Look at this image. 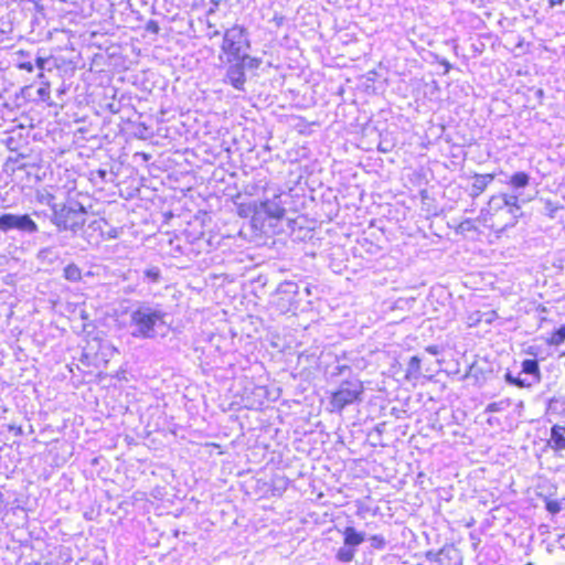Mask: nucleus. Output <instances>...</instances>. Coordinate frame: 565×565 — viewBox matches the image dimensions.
Here are the masks:
<instances>
[{
  "label": "nucleus",
  "instance_id": "8",
  "mask_svg": "<svg viewBox=\"0 0 565 565\" xmlns=\"http://www.w3.org/2000/svg\"><path fill=\"white\" fill-rule=\"evenodd\" d=\"M282 193H274L271 198H266L262 203L259 211L264 212L268 217L280 220L285 215V202Z\"/></svg>",
  "mask_w": 565,
  "mask_h": 565
},
{
  "label": "nucleus",
  "instance_id": "11",
  "mask_svg": "<svg viewBox=\"0 0 565 565\" xmlns=\"http://www.w3.org/2000/svg\"><path fill=\"white\" fill-rule=\"evenodd\" d=\"M493 180H494V174H491V173L478 174V173H476L473 175V183H472L470 195L473 199L478 198Z\"/></svg>",
  "mask_w": 565,
  "mask_h": 565
},
{
  "label": "nucleus",
  "instance_id": "14",
  "mask_svg": "<svg viewBox=\"0 0 565 565\" xmlns=\"http://www.w3.org/2000/svg\"><path fill=\"white\" fill-rule=\"evenodd\" d=\"M522 372L520 371L518 374H513L511 371H508L504 375V379L507 381V383L511 384V385H514V386H518V387H532L534 386L530 380H527L526 377L525 379H522Z\"/></svg>",
  "mask_w": 565,
  "mask_h": 565
},
{
  "label": "nucleus",
  "instance_id": "37",
  "mask_svg": "<svg viewBox=\"0 0 565 565\" xmlns=\"http://www.w3.org/2000/svg\"><path fill=\"white\" fill-rule=\"evenodd\" d=\"M486 317L484 320L487 323H491L493 319L497 317V313L494 311H490L488 313H483L482 317Z\"/></svg>",
  "mask_w": 565,
  "mask_h": 565
},
{
  "label": "nucleus",
  "instance_id": "27",
  "mask_svg": "<svg viewBox=\"0 0 565 565\" xmlns=\"http://www.w3.org/2000/svg\"><path fill=\"white\" fill-rule=\"evenodd\" d=\"M371 546L375 550H383L386 545V541L382 535L375 534L370 537Z\"/></svg>",
  "mask_w": 565,
  "mask_h": 565
},
{
  "label": "nucleus",
  "instance_id": "19",
  "mask_svg": "<svg viewBox=\"0 0 565 565\" xmlns=\"http://www.w3.org/2000/svg\"><path fill=\"white\" fill-rule=\"evenodd\" d=\"M546 412L548 414H563L565 412V399L563 397H552L548 399Z\"/></svg>",
  "mask_w": 565,
  "mask_h": 565
},
{
  "label": "nucleus",
  "instance_id": "41",
  "mask_svg": "<svg viewBox=\"0 0 565 565\" xmlns=\"http://www.w3.org/2000/svg\"><path fill=\"white\" fill-rule=\"evenodd\" d=\"M337 374H343L345 371H350V366L348 365H339L337 366Z\"/></svg>",
  "mask_w": 565,
  "mask_h": 565
},
{
  "label": "nucleus",
  "instance_id": "5",
  "mask_svg": "<svg viewBox=\"0 0 565 565\" xmlns=\"http://www.w3.org/2000/svg\"><path fill=\"white\" fill-rule=\"evenodd\" d=\"M363 393L364 386L359 379L342 381L338 390L332 393L330 405L333 411L341 413L347 406L361 402Z\"/></svg>",
  "mask_w": 565,
  "mask_h": 565
},
{
  "label": "nucleus",
  "instance_id": "21",
  "mask_svg": "<svg viewBox=\"0 0 565 565\" xmlns=\"http://www.w3.org/2000/svg\"><path fill=\"white\" fill-rule=\"evenodd\" d=\"M63 276L68 281H79L82 279V270L76 264H68L64 268Z\"/></svg>",
  "mask_w": 565,
  "mask_h": 565
},
{
  "label": "nucleus",
  "instance_id": "7",
  "mask_svg": "<svg viewBox=\"0 0 565 565\" xmlns=\"http://www.w3.org/2000/svg\"><path fill=\"white\" fill-rule=\"evenodd\" d=\"M222 62H225L228 64L225 73V82L231 84L235 89L237 90H245V83H246V75L245 70L239 62V60L234 61H226L223 60Z\"/></svg>",
  "mask_w": 565,
  "mask_h": 565
},
{
  "label": "nucleus",
  "instance_id": "47",
  "mask_svg": "<svg viewBox=\"0 0 565 565\" xmlns=\"http://www.w3.org/2000/svg\"><path fill=\"white\" fill-rule=\"evenodd\" d=\"M38 78L41 81V84L43 85V82H49L43 73V71H41L39 74H38Z\"/></svg>",
  "mask_w": 565,
  "mask_h": 565
},
{
  "label": "nucleus",
  "instance_id": "23",
  "mask_svg": "<svg viewBox=\"0 0 565 565\" xmlns=\"http://www.w3.org/2000/svg\"><path fill=\"white\" fill-rule=\"evenodd\" d=\"M565 342V324L556 329L547 340L550 345H561Z\"/></svg>",
  "mask_w": 565,
  "mask_h": 565
},
{
  "label": "nucleus",
  "instance_id": "39",
  "mask_svg": "<svg viewBox=\"0 0 565 565\" xmlns=\"http://www.w3.org/2000/svg\"><path fill=\"white\" fill-rule=\"evenodd\" d=\"M426 351L430 354L437 355L439 353V348L437 345H429L426 348Z\"/></svg>",
  "mask_w": 565,
  "mask_h": 565
},
{
  "label": "nucleus",
  "instance_id": "12",
  "mask_svg": "<svg viewBox=\"0 0 565 565\" xmlns=\"http://www.w3.org/2000/svg\"><path fill=\"white\" fill-rule=\"evenodd\" d=\"M365 540L363 532H358L353 526H347L343 531V543L353 548L362 544Z\"/></svg>",
  "mask_w": 565,
  "mask_h": 565
},
{
  "label": "nucleus",
  "instance_id": "46",
  "mask_svg": "<svg viewBox=\"0 0 565 565\" xmlns=\"http://www.w3.org/2000/svg\"><path fill=\"white\" fill-rule=\"evenodd\" d=\"M221 34V32L218 30H211V33H209V38L212 39V38H215V36H218Z\"/></svg>",
  "mask_w": 565,
  "mask_h": 565
},
{
  "label": "nucleus",
  "instance_id": "16",
  "mask_svg": "<svg viewBox=\"0 0 565 565\" xmlns=\"http://www.w3.org/2000/svg\"><path fill=\"white\" fill-rule=\"evenodd\" d=\"M145 282L148 284H159L162 280V273L158 266H149L143 270Z\"/></svg>",
  "mask_w": 565,
  "mask_h": 565
},
{
  "label": "nucleus",
  "instance_id": "4",
  "mask_svg": "<svg viewBox=\"0 0 565 565\" xmlns=\"http://www.w3.org/2000/svg\"><path fill=\"white\" fill-rule=\"evenodd\" d=\"M0 232L3 234L17 233L21 237H31L40 232L38 223L28 213H1Z\"/></svg>",
  "mask_w": 565,
  "mask_h": 565
},
{
  "label": "nucleus",
  "instance_id": "20",
  "mask_svg": "<svg viewBox=\"0 0 565 565\" xmlns=\"http://www.w3.org/2000/svg\"><path fill=\"white\" fill-rule=\"evenodd\" d=\"M355 552H356L355 548L343 544V546H341L338 550L335 557L341 563H350L353 561V558L355 556Z\"/></svg>",
  "mask_w": 565,
  "mask_h": 565
},
{
  "label": "nucleus",
  "instance_id": "38",
  "mask_svg": "<svg viewBox=\"0 0 565 565\" xmlns=\"http://www.w3.org/2000/svg\"><path fill=\"white\" fill-rule=\"evenodd\" d=\"M9 430L14 431V434L17 436H21L23 434L22 428L20 426H15V425H9Z\"/></svg>",
  "mask_w": 565,
  "mask_h": 565
},
{
  "label": "nucleus",
  "instance_id": "10",
  "mask_svg": "<svg viewBox=\"0 0 565 565\" xmlns=\"http://www.w3.org/2000/svg\"><path fill=\"white\" fill-rule=\"evenodd\" d=\"M547 446L554 451L565 450V426L554 425L551 428V436Z\"/></svg>",
  "mask_w": 565,
  "mask_h": 565
},
{
  "label": "nucleus",
  "instance_id": "9",
  "mask_svg": "<svg viewBox=\"0 0 565 565\" xmlns=\"http://www.w3.org/2000/svg\"><path fill=\"white\" fill-rule=\"evenodd\" d=\"M521 372L533 385L541 382L542 375L536 359H526L521 364Z\"/></svg>",
  "mask_w": 565,
  "mask_h": 565
},
{
  "label": "nucleus",
  "instance_id": "18",
  "mask_svg": "<svg viewBox=\"0 0 565 565\" xmlns=\"http://www.w3.org/2000/svg\"><path fill=\"white\" fill-rule=\"evenodd\" d=\"M420 359L418 356H412L406 367V377L417 380L420 376Z\"/></svg>",
  "mask_w": 565,
  "mask_h": 565
},
{
  "label": "nucleus",
  "instance_id": "35",
  "mask_svg": "<svg viewBox=\"0 0 565 565\" xmlns=\"http://www.w3.org/2000/svg\"><path fill=\"white\" fill-rule=\"evenodd\" d=\"M18 67L26 72H33L34 70V65L31 62H21L18 64Z\"/></svg>",
  "mask_w": 565,
  "mask_h": 565
},
{
  "label": "nucleus",
  "instance_id": "2",
  "mask_svg": "<svg viewBox=\"0 0 565 565\" xmlns=\"http://www.w3.org/2000/svg\"><path fill=\"white\" fill-rule=\"evenodd\" d=\"M86 209L77 201H68L65 204L52 206L51 222L58 231H70L77 234L85 224Z\"/></svg>",
  "mask_w": 565,
  "mask_h": 565
},
{
  "label": "nucleus",
  "instance_id": "26",
  "mask_svg": "<svg viewBox=\"0 0 565 565\" xmlns=\"http://www.w3.org/2000/svg\"><path fill=\"white\" fill-rule=\"evenodd\" d=\"M504 203L507 209H516L521 210L519 205V195L516 194H503Z\"/></svg>",
  "mask_w": 565,
  "mask_h": 565
},
{
  "label": "nucleus",
  "instance_id": "3",
  "mask_svg": "<svg viewBox=\"0 0 565 565\" xmlns=\"http://www.w3.org/2000/svg\"><path fill=\"white\" fill-rule=\"evenodd\" d=\"M250 49L249 34L247 30L238 24L228 28L223 33L220 61L225 55L226 61L237 60L242 54Z\"/></svg>",
  "mask_w": 565,
  "mask_h": 565
},
{
  "label": "nucleus",
  "instance_id": "42",
  "mask_svg": "<svg viewBox=\"0 0 565 565\" xmlns=\"http://www.w3.org/2000/svg\"><path fill=\"white\" fill-rule=\"evenodd\" d=\"M476 316L471 317L470 319L473 320V323H477V322H480L482 321V315H480V312H476L475 313Z\"/></svg>",
  "mask_w": 565,
  "mask_h": 565
},
{
  "label": "nucleus",
  "instance_id": "13",
  "mask_svg": "<svg viewBox=\"0 0 565 565\" xmlns=\"http://www.w3.org/2000/svg\"><path fill=\"white\" fill-rule=\"evenodd\" d=\"M106 226H108V223L105 218H98V220L92 221L84 232L85 236L87 237L88 243L89 244L93 243L89 238V236H90V234L88 233L89 231L97 232L100 237H104Z\"/></svg>",
  "mask_w": 565,
  "mask_h": 565
},
{
  "label": "nucleus",
  "instance_id": "45",
  "mask_svg": "<svg viewBox=\"0 0 565 565\" xmlns=\"http://www.w3.org/2000/svg\"><path fill=\"white\" fill-rule=\"evenodd\" d=\"M97 174L98 177L102 179V180H105L106 175H107V171L106 170H103V169H99L97 171Z\"/></svg>",
  "mask_w": 565,
  "mask_h": 565
},
{
  "label": "nucleus",
  "instance_id": "44",
  "mask_svg": "<svg viewBox=\"0 0 565 565\" xmlns=\"http://www.w3.org/2000/svg\"><path fill=\"white\" fill-rule=\"evenodd\" d=\"M551 7L561 6L564 0H548Z\"/></svg>",
  "mask_w": 565,
  "mask_h": 565
},
{
  "label": "nucleus",
  "instance_id": "24",
  "mask_svg": "<svg viewBox=\"0 0 565 565\" xmlns=\"http://www.w3.org/2000/svg\"><path fill=\"white\" fill-rule=\"evenodd\" d=\"M510 406V402L508 399H502L499 402L490 403L486 407V413H499L505 411Z\"/></svg>",
  "mask_w": 565,
  "mask_h": 565
},
{
  "label": "nucleus",
  "instance_id": "1",
  "mask_svg": "<svg viewBox=\"0 0 565 565\" xmlns=\"http://www.w3.org/2000/svg\"><path fill=\"white\" fill-rule=\"evenodd\" d=\"M167 312L158 303L137 302L130 312L131 335L139 339H153L157 328L166 326Z\"/></svg>",
  "mask_w": 565,
  "mask_h": 565
},
{
  "label": "nucleus",
  "instance_id": "34",
  "mask_svg": "<svg viewBox=\"0 0 565 565\" xmlns=\"http://www.w3.org/2000/svg\"><path fill=\"white\" fill-rule=\"evenodd\" d=\"M104 237L110 239V238H117L118 237V230L116 227L109 226L107 231H105Z\"/></svg>",
  "mask_w": 565,
  "mask_h": 565
},
{
  "label": "nucleus",
  "instance_id": "25",
  "mask_svg": "<svg viewBox=\"0 0 565 565\" xmlns=\"http://www.w3.org/2000/svg\"><path fill=\"white\" fill-rule=\"evenodd\" d=\"M545 508L551 514H557L563 509V502L558 500L545 499Z\"/></svg>",
  "mask_w": 565,
  "mask_h": 565
},
{
  "label": "nucleus",
  "instance_id": "32",
  "mask_svg": "<svg viewBox=\"0 0 565 565\" xmlns=\"http://www.w3.org/2000/svg\"><path fill=\"white\" fill-rule=\"evenodd\" d=\"M459 227L461 231H471L475 228L473 221L470 218H467L460 223Z\"/></svg>",
  "mask_w": 565,
  "mask_h": 565
},
{
  "label": "nucleus",
  "instance_id": "28",
  "mask_svg": "<svg viewBox=\"0 0 565 565\" xmlns=\"http://www.w3.org/2000/svg\"><path fill=\"white\" fill-rule=\"evenodd\" d=\"M38 96L43 102L50 99V82H43V85L38 89Z\"/></svg>",
  "mask_w": 565,
  "mask_h": 565
},
{
  "label": "nucleus",
  "instance_id": "15",
  "mask_svg": "<svg viewBox=\"0 0 565 565\" xmlns=\"http://www.w3.org/2000/svg\"><path fill=\"white\" fill-rule=\"evenodd\" d=\"M508 183L515 190L524 189L530 183V175L523 171L515 172Z\"/></svg>",
  "mask_w": 565,
  "mask_h": 565
},
{
  "label": "nucleus",
  "instance_id": "30",
  "mask_svg": "<svg viewBox=\"0 0 565 565\" xmlns=\"http://www.w3.org/2000/svg\"><path fill=\"white\" fill-rule=\"evenodd\" d=\"M146 30L150 33L158 34L160 31V26L157 21L149 20L146 24Z\"/></svg>",
  "mask_w": 565,
  "mask_h": 565
},
{
  "label": "nucleus",
  "instance_id": "17",
  "mask_svg": "<svg viewBox=\"0 0 565 565\" xmlns=\"http://www.w3.org/2000/svg\"><path fill=\"white\" fill-rule=\"evenodd\" d=\"M505 206L503 194L492 195L488 202V209H482L481 213H497Z\"/></svg>",
  "mask_w": 565,
  "mask_h": 565
},
{
  "label": "nucleus",
  "instance_id": "31",
  "mask_svg": "<svg viewBox=\"0 0 565 565\" xmlns=\"http://www.w3.org/2000/svg\"><path fill=\"white\" fill-rule=\"evenodd\" d=\"M558 210L556 205H554L551 201L545 203V214L551 218L555 217V213Z\"/></svg>",
  "mask_w": 565,
  "mask_h": 565
},
{
  "label": "nucleus",
  "instance_id": "48",
  "mask_svg": "<svg viewBox=\"0 0 565 565\" xmlns=\"http://www.w3.org/2000/svg\"><path fill=\"white\" fill-rule=\"evenodd\" d=\"M441 64L445 66V73H448L451 68V65L448 61H443Z\"/></svg>",
  "mask_w": 565,
  "mask_h": 565
},
{
  "label": "nucleus",
  "instance_id": "33",
  "mask_svg": "<svg viewBox=\"0 0 565 565\" xmlns=\"http://www.w3.org/2000/svg\"><path fill=\"white\" fill-rule=\"evenodd\" d=\"M47 62H49V58L42 57V56H38L36 60H35V66L40 71H44L45 70V65L47 64Z\"/></svg>",
  "mask_w": 565,
  "mask_h": 565
},
{
  "label": "nucleus",
  "instance_id": "49",
  "mask_svg": "<svg viewBox=\"0 0 565 565\" xmlns=\"http://www.w3.org/2000/svg\"><path fill=\"white\" fill-rule=\"evenodd\" d=\"M217 4H218L217 2H214V8L209 9L207 14L214 13L215 10H216Z\"/></svg>",
  "mask_w": 565,
  "mask_h": 565
},
{
  "label": "nucleus",
  "instance_id": "29",
  "mask_svg": "<svg viewBox=\"0 0 565 565\" xmlns=\"http://www.w3.org/2000/svg\"><path fill=\"white\" fill-rule=\"evenodd\" d=\"M53 255V248L51 247H44L39 250L36 258L41 262H44L50 258V256Z\"/></svg>",
  "mask_w": 565,
  "mask_h": 565
},
{
  "label": "nucleus",
  "instance_id": "36",
  "mask_svg": "<svg viewBox=\"0 0 565 565\" xmlns=\"http://www.w3.org/2000/svg\"><path fill=\"white\" fill-rule=\"evenodd\" d=\"M526 353H527L529 355H532V356L536 358V356L539 355V347H536V345H530V347L527 348V350H526Z\"/></svg>",
  "mask_w": 565,
  "mask_h": 565
},
{
  "label": "nucleus",
  "instance_id": "43",
  "mask_svg": "<svg viewBox=\"0 0 565 565\" xmlns=\"http://www.w3.org/2000/svg\"><path fill=\"white\" fill-rule=\"evenodd\" d=\"M508 212L515 218L520 215V210L516 209H508Z\"/></svg>",
  "mask_w": 565,
  "mask_h": 565
},
{
  "label": "nucleus",
  "instance_id": "6",
  "mask_svg": "<svg viewBox=\"0 0 565 565\" xmlns=\"http://www.w3.org/2000/svg\"><path fill=\"white\" fill-rule=\"evenodd\" d=\"M299 286L291 280L282 281L278 285L271 297V305L280 313H287L298 307Z\"/></svg>",
  "mask_w": 565,
  "mask_h": 565
},
{
  "label": "nucleus",
  "instance_id": "40",
  "mask_svg": "<svg viewBox=\"0 0 565 565\" xmlns=\"http://www.w3.org/2000/svg\"><path fill=\"white\" fill-rule=\"evenodd\" d=\"M273 21L276 23L277 26H280L284 21H285V17L282 15H275Z\"/></svg>",
  "mask_w": 565,
  "mask_h": 565
},
{
  "label": "nucleus",
  "instance_id": "22",
  "mask_svg": "<svg viewBox=\"0 0 565 565\" xmlns=\"http://www.w3.org/2000/svg\"><path fill=\"white\" fill-rule=\"evenodd\" d=\"M239 62L242 63L244 70L248 68V70H257L260 64H262V60L258 58V57H253L250 56L247 51L242 54L239 57H238Z\"/></svg>",
  "mask_w": 565,
  "mask_h": 565
}]
</instances>
